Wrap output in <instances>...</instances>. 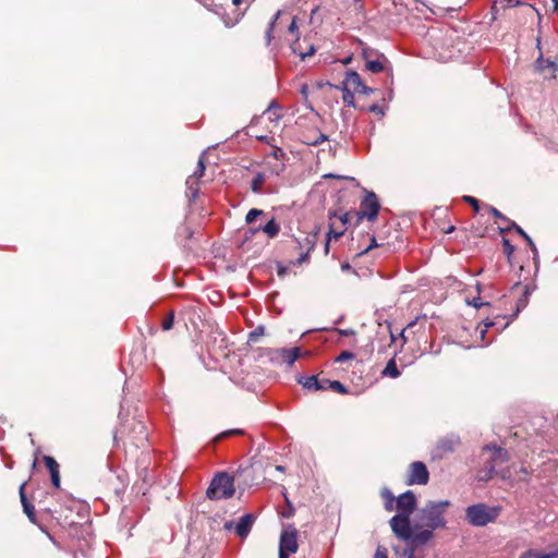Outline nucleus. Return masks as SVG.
<instances>
[{"mask_svg":"<svg viewBox=\"0 0 558 558\" xmlns=\"http://www.w3.org/2000/svg\"><path fill=\"white\" fill-rule=\"evenodd\" d=\"M380 209V204L377 195L374 192L366 191L361 201L359 210L348 211L338 217L341 227L347 225H359L364 218L368 221L377 219Z\"/></svg>","mask_w":558,"mask_h":558,"instance_id":"1","label":"nucleus"},{"mask_svg":"<svg viewBox=\"0 0 558 558\" xmlns=\"http://www.w3.org/2000/svg\"><path fill=\"white\" fill-rule=\"evenodd\" d=\"M449 506L450 502L448 500L428 501L418 510L416 515L417 523L414 525V529L428 527L430 530H436L444 527L446 525L444 515Z\"/></svg>","mask_w":558,"mask_h":558,"instance_id":"2","label":"nucleus"},{"mask_svg":"<svg viewBox=\"0 0 558 558\" xmlns=\"http://www.w3.org/2000/svg\"><path fill=\"white\" fill-rule=\"evenodd\" d=\"M501 507L488 506L480 502L465 509V519L473 526H485L493 523L500 515Z\"/></svg>","mask_w":558,"mask_h":558,"instance_id":"3","label":"nucleus"},{"mask_svg":"<svg viewBox=\"0 0 558 558\" xmlns=\"http://www.w3.org/2000/svg\"><path fill=\"white\" fill-rule=\"evenodd\" d=\"M235 492L234 478L226 472H220L211 480L206 496L211 500L227 499Z\"/></svg>","mask_w":558,"mask_h":558,"instance_id":"4","label":"nucleus"},{"mask_svg":"<svg viewBox=\"0 0 558 558\" xmlns=\"http://www.w3.org/2000/svg\"><path fill=\"white\" fill-rule=\"evenodd\" d=\"M287 34L291 38H287L290 43V48L294 54L300 56L302 60L306 57H311L315 53V47L313 44H310L306 39L300 40L299 38V27L296 25V16H293L290 21V24L287 28Z\"/></svg>","mask_w":558,"mask_h":558,"instance_id":"5","label":"nucleus"},{"mask_svg":"<svg viewBox=\"0 0 558 558\" xmlns=\"http://www.w3.org/2000/svg\"><path fill=\"white\" fill-rule=\"evenodd\" d=\"M509 460L508 451L504 448L494 447L489 459L486 461L485 466L481 469L477 473V478L480 481H488L493 478L495 474V468L497 465H501L502 463Z\"/></svg>","mask_w":558,"mask_h":558,"instance_id":"6","label":"nucleus"},{"mask_svg":"<svg viewBox=\"0 0 558 558\" xmlns=\"http://www.w3.org/2000/svg\"><path fill=\"white\" fill-rule=\"evenodd\" d=\"M411 515L396 514L389 520L393 534L402 541L409 542L412 537L413 527L410 521Z\"/></svg>","mask_w":558,"mask_h":558,"instance_id":"7","label":"nucleus"},{"mask_svg":"<svg viewBox=\"0 0 558 558\" xmlns=\"http://www.w3.org/2000/svg\"><path fill=\"white\" fill-rule=\"evenodd\" d=\"M428 480L429 472L423 462L415 461L409 465L405 480L407 485H426Z\"/></svg>","mask_w":558,"mask_h":558,"instance_id":"8","label":"nucleus"},{"mask_svg":"<svg viewBox=\"0 0 558 558\" xmlns=\"http://www.w3.org/2000/svg\"><path fill=\"white\" fill-rule=\"evenodd\" d=\"M417 506V499L416 496L412 490H407L405 493L401 494L399 497H397L396 500V510L398 511L397 514H404V515H411Z\"/></svg>","mask_w":558,"mask_h":558,"instance_id":"9","label":"nucleus"},{"mask_svg":"<svg viewBox=\"0 0 558 558\" xmlns=\"http://www.w3.org/2000/svg\"><path fill=\"white\" fill-rule=\"evenodd\" d=\"M130 425L132 429L128 437L130 438L131 442L136 447H144L148 441V434L144 423L133 418Z\"/></svg>","mask_w":558,"mask_h":558,"instance_id":"10","label":"nucleus"},{"mask_svg":"<svg viewBox=\"0 0 558 558\" xmlns=\"http://www.w3.org/2000/svg\"><path fill=\"white\" fill-rule=\"evenodd\" d=\"M248 9V4L241 9V8H234L231 12H226L221 15V20L226 27L231 28L235 26L238 23L242 21L244 17L246 11Z\"/></svg>","mask_w":558,"mask_h":558,"instance_id":"11","label":"nucleus"},{"mask_svg":"<svg viewBox=\"0 0 558 558\" xmlns=\"http://www.w3.org/2000/svg\"><path fill=\"white\" fill-rule=\"evenodd\" d=\"M298 532L295 529L291 531H284L280 536V544L283 550H288V553H295L298 550V541H296Z\"/></svg>","mask_w":558,"mask_h":558,"instance_id":"12","label":"nucleus"},{"mask_svg":"<svg viewBox=\"0 0 558 558\" xmlns=\"http://www.w3.org/2000/svg\"><path fill=\"white\" fill-rule=\"evenodd\" d=\"M415 530L413 527L412 531V537L410 538L411 547L418 546V545H425L432 537H433V531L428 527H425L424 530Z\"/></svg>","mask_w":558,"mask_h":558,"instance_id":"13","label":"nucleus"},{"mask_svg":"<svg viewBox=\"0 0 558 558\" xmlns=\"http://www.w3.org/2000/svg\"><path fill=\"white\" fill-rule=\"evenodd\" d=\"M46 468L48 469L50 476H51V483L56 488H60V473H59V463L56 461L54 458L50 456H44L43 458Z\"/></svg>","mask_w":558,"mask_h":558,"instance_id":"14","label":"nucleus"},{"mask_svg":"<svg viewBox=\"0 0 558 558\" xmlns=\"http://www.w3.org/2000/svg\"><path fill=\"white\" fill-rule=\"evenodd\" d=\"M254 521L255 517L253 514H244L243 517H241L239 523L235 525V533L241 538H245L251 532Z\"/></svg>","mask_w":558,"mask_h":558,"instance_id":"15","label":"nucleus"},{"mask_svg":"<svg viewBox=\"0 0 558 558\" xmlns=\"http://www.w3.org/2000/svg\"><path fill=\"white\" fill-rule=\"evenodd\" d=\"M337 220H338V217L335 215L332 217H330V223H329V231H328V238H327V241L325 243V253L328 254L329 252V243H330V240L333 238V239H339L345 231V226L344 227H338L337 226Z\"/></svg>","mask_w":558,"mask_h":558,"instance_id":"16","label":"nucleus"},{"mask_svg":"<svg viewBox=\"0 0 558 558\" xmlns=\"http://www.w3.org/2000/svg\"><path fill=\"white\" fill-rule=\"evenodd\" d=\"M298 383L310 391L327 390V386L319 384V377L317 375L300 377Z\"/></svg>","mask_w":558,"mask_h":558,"instance_id":"17","label":"nucleus"},{"mask_svg":"<svg viewBox=\"0 0 558 558\" xmlns=\"http://www.w3.org/2000/svg\"><path fill=\"white\" fill-rule=\"evenodd\" d=\"M263 231L265 232L270 239L276 238L280 232V226L279 223L272 218L270 219L265 226H259L257 228L251 229V234L254 235L255 233Z\"/></svg>","mask_w":558,"mask_h":558,"instance_id":"18","label":"nucleus"},{"mask_svg":"<svg viewBox=\"0 0 558 558\" xmlns=\"http://www.w3.org/2000/svg\"><path fill=\"white\" fill-rule=\"evenodd\" d=\"M363 84L364 83L362 82L360 74L355 71H349L343 81V86L352 89L355 93L360 92V88Z\"/></svg>","mask_w":558,"mask_h":558,"instance_id":"19","label":"nucleus"},{"mask_svg":"<svg viewBox=\"0 0 558 558\" xmlns=\"http://www.w3.org/2000/svg\"><path fill=\"white\" fill-rule=\"evenodd\" d=\"M535 68L541 73H544L545 70H547V69L550 70V74L545 75V78H555L556 72L558 70V65L555 62H553L550 60H545L542 57L536 60Z\"/></svg>","mask_w":558,"mask_h":558,"instance_id":"20","label":"nucleus"},{"mask_svg":"<svg viewBox=\"0 0 558 558\" xmlns=\"http://www.w3.org/2000/svg\"><path fill=\"white\" fill-rule=\"evenodd\" d=\"M307 251L302 253L299 258L292 262L293 265L301 266L310 260V253L315 248L316 245V233L306 236Z\"/></svg>","mask_w":558,"mask_h":558,"instance_id":"21","label":"nucleus"},{"mask_svg":"<svg viewBox=\"0 0 558 558\" xmlns=\"http://www.w3.org/2000/svg\"><path fill=\"white\" fill-rule=\"evenodd\" d=\"M275 353L281 356L290 366H292L301 355V350L300 348L280 349L276 350Z\"/></svg>","mask_w":558,"mask_h":558,"instance_id":"22","label":"nucleus"},{"mask_svg":"<svg viewBox=\"0 0 558 558\" xmlns=\"http://www.w3.org/2000/svg\"><path fill=\"white\" fill-rule=\"evenodd\" d=\"M388 330H389V335H390L389 347L395 345L397 343V341L400 340L399 347L393 350V355L396 356L403 349L404 344L407 343V338L404 336L405 329H402L398 335H395L389 325Z\"/></svg>","mask_w":558,"mask_h":558,"instance_id":"23","label":"nucleus"},{"mask_svg":"<svg viewBox=\"0 0 558 558\" xmlns=\"http://www.w3.org/2000/svg\"><path fill=\"white\" fill-rule=\"evenodd\" d=\"M281 15H282V11H280V10L277 11L266 29L265 39H266L267 46L270 45V43L274 38V32H275L276 27L280 24L279 20L281 17Z\"/></svg>","mask_w":558,"mask_h":558,"instance_id":"24","label":"nucleus"},{"mask_svg":"<svg viewBox=\"0 0 558 558\" xmlns=\"http://www.w3.org/2000/svg\"><path fill=\"white\" fill-rule=\"evenodd\" d=\"M380 496L385 500L384 507L386 511L391 512L393 509H396L397 498L393 496L389 488L384 487L380 490Z\"/></svg>","mask_w":558,"mask_h":558,"instance_id":"25","label":"nucleus"},{"mask_svg":"<svg viewBox=\"0 0 558 558\" xmlns=\"http://www.w3.org/2000/svg\"><path fill=\"white\" fill-rule=\"evenodd\" d=\"M395 355L387 362L385 368L381 371L383 377L398 378L400 371L398 369Z\"/></svg>","mask_w":558,"mask_h":558,"instance_id":"26","label":"nucleus"},{"mask_svg":"<svg viewBox=\"0 0 558 558\" xmlns=\"http://www.w3.org/2000/svg\"><path fill=\"white\" fill-rule=\"evenodd\" d=\"M386 63H388V60L384 61L381 58H376L374 60H368L365 66L366 70H368L372 73H380L386 70Z\"/></svg>","mask_w":558,"mask_h":558,"instance_id":"27","label":"nucleus"},{"mask_svg":"<svg viewBox=\"0 0 558 558\" xmlns=\"http://www.w3.org/2000/svg\"><path fill=\"white\" fill-rule=\"evenodd\" d=\"M362 57L366 62H368V60H374V58H381L384 61H387L384 53L366 46L362 47Z\"/></svg>","mask_w":558,"mask_h":558,"instance_id":"28","label":"nucleus"},{"mask_svg":"<svg viewBox=\"0 0 558 558\" xmlns=\"http://www.w3.org/2000/svg\"><path fill=\"white\" fill-rule=\"evenodd\" d=\"M515 227V232L521 235L524 241H526L527 245L530 246L531 251L534 254V258L537 257V248L533 240L530 238V235L518 225H513Z\"/></svg>","mask_w":558,"mask_h":558,"instance_id":"29","label":"nucleus"},{"mask_svg":"<svg viewBox=\"0 0 558 558\" xmlns=\"http://www.w3.org/2000/svg\"><path fill=\"white\" fill-rule=\"evenodd\" d=\"M502 251H504V254L507 256L508 263L511 266H513L514 265V263H513L514 246L506 238H502Z\"/></svg>","mask_w":558,"mask_h":558,"instance_id":"30","label":"nucleus"},{"mask_svg":"<svg viewBox=\"0 0 558 558\" xmlns=\"http://www.w3.org/2000/svg\"><path fill=\"white\" fill-rule=\"evenodd\" d=\"M375 247H378V248H386V251H389V250H390V244H389L388 242H387V243H385V242H378V241H377V239H376V236H375V235H373V236L371 238V244H369L366 248H364V250L360 253V255H364V254L368 253L371 250H373V248H375Z\"/></svg>","mask_w":558,"mask_h":558,"instance_id":"31","label":"nucleus"},{"mask_svg":"<svg viewBox=\"0 0 558 558\" xmlns=\"http://www.w3.org/2000/svg\"><path fill=\"white\" fill-rule=\"evenodd\" d=\"M244 434H245V432L243 429H241V428L228 429V430H225V432H221L220 434H218L214 438V442H219L222 439H225L227 437H230V436H241V435H244Z\"/></svg>","mask_w":558,"mask_h":558,"instance_id":"32","label":"nucleus"},{"mask_svg":"<svg viewBox=\"0 0 558 558\" xmlns=\"http://www.w3.org/2000/svg\"><path fill=\"white\" fill-rule=\"evenodd\" d=\"M265 181H266V175L262 172L257 173L251 182V190L254 193H259L262 191V186L265 183Z\"/></svg>","mask_w":558,"mask_h":558,"instance_id":"33","label":"nucleus"},{"mask_svg":"<svg viewBox=\"0 0 558 558\" xmlns=\"http://www.w3.org/2000/svg\"><path fill=\"white\" fill-rule=\"evenodd\" d=\"M186 185L189 189V195L191 198L195 199L198 194V180L193 177H189L186 180Z\"/></svg>","mask_w":558,"mask_h":558,"instance_id":"34","label":"nucleus"},{"mask_svg":"<svg viewBox=\"0 0 558 558\" xmlns=\"http://www.w3.org/2000/svg\"><path fill=\"white\" fill-rule=\"evenodd\" d=\"M23 510L32 523H37L35 507L31 502H24Z\"/></svg>","mask_w":558,"mask_h":558,"instance_id":"35","label":"nucleus"},{"mask_svg":"<svg viewBox=\"0 0 558 558\" xmlns=\"http://www.w3.org/2000/svg\"><path fill=\"white\" fill-rule=\"evenodd\" d=\"M205 169H206V166H205V156L202 155L199 158H198V162H197V168L196 170L194 171V173L191 175L193 177L194 179L196 180H199L204 173H205Z\"/></svg>","mask_w":558,"mask_h":558,"instance_id":"36","label":"nucleus"},{"mask_svg":"<svg viewBox=\"0 0 558 558\" xmlns=\"http://www.w3.org/2000/svg\"><path fill=\"white\" fill-rule=\"evenodd\" d=\"M342 100L345 105L354 107V93L352 89L343 86Z\"/></svg>","mask_w":558,"mask_h":558,"instance_id":"37","label":"nucleus"},{"mask_svg":"<svg viewBox=\"0 0 558 558\" xmlns=\"http://www.w3.org/2000/svg\"><path fill=\"white\" fill-rule=\"evenodd\" d=\"M263 214H264V211L262 209L252 208L251 210H248V213L245 216L246 223H248V225L253 223L256 220V218L262 216Z\"/></svg>","mask_w":558,"mask_h":558,"instance_id":"38","label":"nucleus"},{"mask_svg":"<svg viewBox=\"0 0 558 558\" xmlns=\"http://www.w3.org/2000/svg\"><path fill=\"white\" fill-rule=\"evenodd\" d=\"M329 389L341 395L348 393V388L339 380H332L331 383H329Z\"/></svg>","mask_w":558,"mask_h":558,"instance_id":"39","label":"nucleus"},{"mask_svg":"<svg viewBox=\"0 0 558 558\" xmlns=\"http://www.w3.org/2000/svg\"><path fill=\"white\" fill-rule=\"evenodd\" d=\"M531 291H532V288H531L529 284L524 286L523 295H522V298H520V299H519V301H518V310H519L520 307H525V306H526V304H527V298H529V295H530Z\"/></svg>","mask_w":558,"mask_h":558,"instance_id":"40","label":"nucleus"},{"mask_svg":"<svg viewBox=\"0 0 558 558\" xmlns=\"http://www.w3.org/2000/svg\"><path fill=\"white\" fill-rule=\"evenodd\" d=\"M174 323V313L169 312V314L162 320V329L170 330L173 327Z\"/></svg>","mask_w":558,"mask_h":558,"instance_id":"41","label":"nucleus"},{"mask_svg":"<svg viewBox=\"0 0 558 558\" xmlns=\"http://www.w3.org/2000/svg\"><path fill=\"white\" fill-rule=\"evenodd\" d=\"M526 555H529L533 558H556V557H558V550L548 553V554H542V553L530 550L529 553H526Z\"/></svg>","mask_w":558,"mask_h":558,"instance_id":"42","label":"nucleus"},{"mask_svg":"<svg viewBox=\"0 0 558 558\" xmlns=\"http://www.w3.org/2000/svg\"><path fill=\"white\" fill-rule=\"evenodd\" d=\"M327 140V136L325 134H323L322 132L318 133V135L316 137H313V138H307L305 141V143L307 145H312V146H316L323 142H325Z\"/></svg>","mask_w":558,"mask_h":558,"instance_id":"43","label":"nucleus"},{"mask_svg":"<svg viewBox=\"0 0 558 558\" xmlns=\"http://www.w3.org/2000/svg\"><path fill=\"white\" fill-rule=\"evenodd\" d=\"M264 335V327L259 326L254 331H252L248 336L250 342H256L259 337Z\"/></svg>","mask_w":558,"mask_h":558,"instance_id":"44","label":"nucleus"},{"mask_svg":"<svg viewBox=\"0 0 558 558\" xmlns=\"http://www.w3.org/2000/svg\"><path fill=\"white\" fill-rule=\"evenodd\" d=\"M353 359H354V354L352 352L343 351L337 356L336 362L342 363L344 361H349V360H353Z\"/></svg>","mask_w":558,"mask_h":558,"instance_id":"45","label":"nucleus"},{"mask_svg":"<svg viewBox=\"0 0 558 558\" xmlns=\"http://www.w3.org/2000/svg\"><path fill=\"white\" fill-rule=\"evenodd\" d=\"M373 558H388V550L383 545H378Z\"/></svg>","mask_w":558,"mask_h":558,"instance_id":"46","label":"nucleus"},{"mask_svg":"<svg viewBox=\"0 0 558 558\" xmlns=\"http://www.w3.org/2000/svg\"><path fill=\"white\" fill-rule=\"evenodd\" d=\"M463 199H464V202L470 204L475 211L480 210V202L475 197H473V196H464Z\"/></svg>","mask_w":558,"mask_h":558,"instance_id":"47","label":"nucleus"},{"mask_svg":"<svg viewBox=\"0 0 558 558\" xmlns=\"http://www.w3.org/2000/svg\"><path fill=\"white\" fill-rule=\"evenodd\" d=\"M26 484H27L26 482H23L19 488V495H20L22 505H24V502H29L26 497V494H25Z\"/></svg>","mask_w":558,"mask_h":558,"instance_id":"48","label":"nucleus"},{"mask_svg":"<svg viewBox=\"0 0 558 558\" xmlns=\"http://www.w3.org/2000/svg\"><path fill=\"white\" fill-rule=\"evenodd\" d=\"M489 213L497 219H500L502 221L508 220V218L502 213H500L497 208L493 206L489 207Z\"/></svg>","mask_w":558,"mask_h":558,"instance_id":"49","label":"nucleus"},{"mask_svg":"<svg viewBox=\"0 0 558 558\" xmlns=\"http://www.w3.org/2000/svg\"><path fill=\"white\" fill-rule=\"evenodd\" d=\"M286 501H287V505H288V509L286 511L282 512V515L284 518H290L294 514V508L292 506V504L290 502V500L286 497Z\"/></svg>","mask_w":558,"mask_h":558,"instance_id":"50","label":"nucleus"},{"mask_svg":"<svg viewBox=\"0 0 558 558\" xmlns=\"http://www.w3.org/2000/svg\"><path fill=\"white\" fill-rule=\"evenodd\" d=\"M505 222H507V227L506 228H499V231L500 233H505L507 231H510V230H514L515 231V227L513 225H517L514 221L510 220L508 218V220H505Z\"/></svg>","mask_w":558,"mask_h":558,"instance_id":"51","label":"nucleus"},{"mask_svg":"<svg viewBox=\"0 0 558 558\" xmlns=\"http://www.w3.org/2000/svg\"><path fill=\"white\" fill-rule=\"evenodd\" d=\"M288 274V268L283 266L281 263H277V275L280 278H283Z\"/></svg>","mask_w":558,"mask_h":558,"instance_id":"52","label":"nucleus"},{"mask_svg":"<svg viewBox=\"0 0 558 558\" xmlns=\"http://www.w3.org/2000/svg\"><path fill=\"white\" fill-rule=\"evenodd\" d=\"M468 303H469L470 305H473V306H474V307H476V308H480V307H482V306H484V305H489V303H484V302H482V301H481V298H478V296H477V298H474V299L472 300V302H468Z\"/></svg>","mask_w":558,"mask_h":558,"instance_id":"53","label":"nucleus"},{"mask_svg":"<svg viewBox=\"0 0 558 558\" xmlns=\"http://www.w3.org/2000/svg\"><path fill=\"white\" fill-rule=\"evenodd\" d=\"M368 111H371L373 113H376V114H379V116H384V109L379 105H372L368 108Z\"/></svg>","mask_w":558,"mask_h":558,"instance_id":"54","label":"nucleus"},{"mask_svg":"<svg viewBox=\"0 0 558 558\" xmlns=\"http://www.w3.org/2000/svg\"><path fill=\"white\" fill-rule=\"evenodd\" d=\"M375 90L368 86H366L365 84L362 85V87L360 88V92L361 94H364V95H371L373 94Z\"/></svg>","mask_w":558,"mask_h":558,"instance_id":"55","label":"nucleus"},{"mask_svg":"<svg viewBox=\"0 0 558 558\" xmlns=\"http://www.w3.org/2000/svg\"><path fill=\"white\" fill-rule=\"evenodd\" d=\"M414 547H409L404 549V556L405 558H416L414 555Z\"/></svg>","mask_w":558,"mask_h":558,"instance_id":"56","label":"nucleus"},{"mask_svg":"<svg viewBox=\"0 0 558 558\" xmlns=\"http://www.w3.org/2000/svg\"><path fill=\"white\" fill-rule=\"evenodd\" d=\"M291 553H288V550H283L281 547H279V558H288Z\"/></svg>","mask_w":558,"mask_h":558,"instance_id":"57","label":"nucleus"},{"mask_svg":"<svg viewBox=\"0 0 558 558\" xmlns=\"http://www.w3.org/2000/svg\"><path fill=\"white\" fill-rule=\"evenodd\" d=\"M332 380L330 379H327V378H319V384L322 386H327V389H329V383H331Z\"/></svg>","mask_w":558,"mask_h":558,"instance_id":"58","label":"nucleus"},{"mask_svg":"<svg viewBox=\"0 0 558 558\" xmlns=\"http://www.w3.org/2000/svg\"><path fill=\"white\" fill-rule=\"evenodd\" d=\"M245 0H232V4L235 7V8H240V5L244 2Z\"/></svg>","mask_w":558,"mask_h":558,"instance_id":"59","label":"nucleus"},{"mask_svg":"<svg viewBox=\"0 0 558 558\" xmlns=\"http://www.w3.org/2000/svg\"><path fill=\"white\" fill-rule=\"evenodd\" d=\"M299 243V247L300 248H305L307 251V242H306V238L304 239V243L302 242H298Z\"/></svg>","mask_w":558,"mask_h":558,"instance_id":"60","label":"nucleus"},{"mask_svg":"<svg viewBox=\"0 0 558 558\" xmlns=\"http://www.w3.org/2000/svg\"><path fill=\"white\" fill-rule=\"evenodd\" d=\"M198 3L203 4L207 10L214 11L209 5H207L203 0H196Z\"/></svg>","mask_w":558,"mask_h":558,"instance_id":"61","label":"nucleus"},{"mask_svg":"<svg viewBox=\"0 0 558 558\" xmlns=\"http://www.w3.org/2000/svg\"><path fill=\"white\" fill-rule=\"evenodd\" d=\"M553 2V11H556L558 9V0H551Z\"/></svg>","mask_w":558,"mask_h":558,"instance_id":"62","label":"nucleus"},{"mask_svg":"<svg viewBox=\"0 0 558 558\" xmlns=\"http://www.w3.org/2000/svg\"><path fill=\"white\" fill-rule=\"evenodd\" d=\"M340 333L344 335V336H349V335H352L353 331L352 330H341Z\"/></svg>","mask_w":558,"mask_h":558,"instance_id":"63","label":"nucleus"},{"mask_svg":"<svg viewBox=\"0 0 558 558\" xmlns=\"http://www.w3.org/2000/svg\"><path fill=\"white\" fill-rule=\"evenodd\" d=\"M275 157L278 158L279 155H283L282 150L281 149H278L277 151H275Z\"/></svg>","mask_w":558,"mask_h":558,"instance_id":"64","label":"nucleus"}]
</instances>
